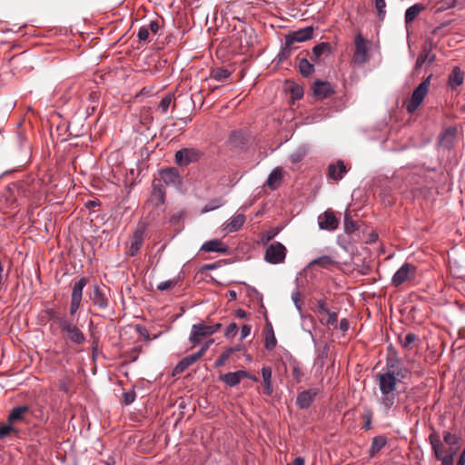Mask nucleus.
<instances>
[{
  "mask_svg": "<svg viewBox=\"0 0 465 465\" xmlns=\"http://www.w3.org/2000/svg\"><path fill=\"white\" fill-rule=\"evenodd\" d=\"M154 180L161 181L164 185H177L180 183V175L174 168H168L160 172V178Z\"/></svg>",
  "mask_w": 465,
  "mask_h": 465,
  "instance_id": "nucleus-19",
  "label": "nucleus"
},
{
  "mask_svg": "<svg viewBox=\"0 0 465 465\" xmlns=\"http://www.w3.org/2000/svg\"><path fill=\"white\" fill-rule=\"evenodd\" d=\"M136 331L147 341L151 340L147 329L142 325L136 326Z\"/></svg>",
  "mask_w": 465,
  "mask_h": 465,
  "instance_id": "nucleus-54",
  "label": "nucleus"
},
{
  "mask_svg": "<svg viewBox=\"0 0 465 465\" xmlns=\"http://www.w3.org/2000/svg\"><path fill=\"white\" fill-rule=\"evenodd\" d=\"M144 241V230L143 228L136 229L131 238L130 246L127 251L131 257L135 256L141 250Z\"/></svg>",
  "mask_w": 465,
  "mask_h": 465,
  "instance_id": "nucleus-17",
  "label": "nucleus"
},
{
  "mask_svg": "<svg viewBox=\"0 0 465 465\" xmlns=\"http://www.w3.org/2000/svg\"><path fill=\"white\" fill-rule=\"evenodd\" d=\"M318 224L322 230L334 231L339 225V220L332 211L327 210L319 215Z\"/></svg>",
  "mask_w": 465,
  "mask_h": 465,
  "instance_id": "nucleus-14",
  "label": "nucleus"
},
{
  "mask_svg": "<svg viewBox=\"0 0 465 465\" xmlns=\"http://www.w3.org/2000/svg\"><path fill=\"white\" fill-rule=\"evenodd\" d=\"M289 367L293 380L298 383L301 382L302 377L304 376L301 363L296 360H292L289 363Z\"/></svg>",
  "mask_w": 465,
  "mask_h": 465,
  "instance_id": "nucleus-32",
  "label": "nucleus"
},
{
  "mask_svg": "<svg viewBox=\"0 0 465 465\" xmlns=\"http://www.w3.org/2000/svg\"><path fill=\"white\" fill-rule=\"evenodd\" d=\"M264 391L263 393L267 396H271L273 391L272 382V369L269 366H263L261 370Z\"/></svg>",
  "mask_w": 465,
  "mask_h": 465,
  "instance_id": "nucleus-28",
  "label": "nucleus"
},
{
  "mask_svg": "<svg viewBox=\"0 0 465 465\" xmlns=\"http://www.w3.org/2000/svg\"><path fill=\"white\" fill-rule=\"evenodd\" d=\"M252 327L250 325L244 324L241 328V340L245 339L251 333Z\"/></svg>",
  "mask_w": 465,
  "mask_h": 465,
  "instance_id": "nucleus-53",
  "label": "nucleus"
},
{
  "mask_svg": "<svg viewBox=\"0 0 465 465\" xmlns=\"http://www.w3.org/2000/svg\"><path fill=\"white\" fill-rule=\"evenodd\" d=\"M317 394H318L317 389L306 390V391L300 392L297 395V399H296L297 406L301 409L309 408Z\"/></svg>",
  "mask_w": 465,
  "mask_h": 465,
  "instance_id": "nucleus-20",
  "label": "nucleus"
},
{
  "mask_svg": "<svg viewBox=\"0 0 465 465\" xmlns=\"http://www.w3.org/2000/svg\"><path fill=\"white\" fill-rule=\"evenodd\" d=\"M292 299L298 310H301L300 292L298 291L292 294Z\"/></svg>",
  "mask_w": 465,
  "mask_h": 465,
  "instance_id": "nucleus-55",
  "label": "nucleus"
},
{
  "mask_svg": "<svg viewBox=\"0 0 465 465\" xmlns=\"http://www.w3.org/2000/svg\"><path fill=\"white\" fill-rule=\"evenodd\" d=\"M246 217L244 213H235L223 224L222 231L224 234L239 231L244 224Z\"/></svg>",
  "mask_w": 465,
  "mask_h": 465,
  "instance_id": "nucleus-15",
  "label": "nucleus"
},
{
  "mask_svg": "<svg viewBox=\"0 0 465 465\" xmlns=\"http://www.w3.org/2000/svg\"><path fill=\"white\" fill-rule=\"evenodd\" d=\"M328 316L327 324L334 325L338 319V314L334 312H328L325 313Z\"/></svg>",
  "mask_w": 465,
  "mask_h": 465,
  "instance_id": "nucleus-51",
  "label": "nucleus"
},
{
  "mask_svg": "<svg viewBox=\"0 0 465 465\" xmlns=\"http://www.w3.org/2000/svg\"><path fill=\"white\" fill-rule=\"evenodd\" d=\"M304 156H305V152L302 151V150H298V151L292 153L290 155L289 159L292 163H298L303 160Z\"/></svg>",
  "mask_w": 465,
  "mask_h": 465,
  "instance_id": "nucleus-45",
  "label": "nucleus"
},
{
  "mask_svg": "<svg viewBox=\"0 0 465 465\" xmlns=\"http://www.w3.org/2000/svg\"><path fill=\"white\" fill-rule=\"evenodd\" d=\"M331 52V45L327 42H322L318 45H316L312 51V61L317 62L320 58V56L323 54H328Z\"/></svg>",
  "mask_w": 465,
  "mask_h": 465,
  "instance_id": "nucleus-31",
  "label": "nucleus"
},
{
  "mask_svg": "<svg viewBox=\"0 0 465 465\" xmlns=\"http://www.w3.org/2000/svg\"><path fill=\"white\" fill-rule=\"evenodd\" d=\"M50 318L60 326L62 331L65 333L66 338L73 343L81 345L85 341L84 332L69 319L64 316H59L54 311L49 312Z\"/></svg>",
  "mask_w": 465,
  "mask_h": 465,
  "instance_id": "nucleus-2",
  "label": "nucleus"
},
{
  "mask_svg": "<svg viewBox=\"0 0 465 465\" xmlns=\"http://www.w3.org/2000/svg\"><path fill=\"white\" fill-rule=\"evenodd\" d=\"M348 172L346 165L343 161L339 160L335 163H331L328 166V177L334 181H340L343 175Z\"/></svg>",
  "mask_w": 465,
  "mask_h": 465,
  "instance_id": "nucleus-21",
  "label": "nucleus"
},
{
  "mask_svg": "<svg viewBox=\"0 0 465 465\" xmlns=\"http://www.w3.org/2000/svg\"><path fill=\"white\" fill-rule=\"evenodd\" d=\"M213 342L214 340L213 338H210L202 344L200 350L197 352L186 356L187 360H189V364L192 365L194 362H196L200 358H202Z\"/></svg>",
  "mask_w": 465,
  "mask_h": 465,
  "instance_id": "nucleus-29",
  "label": "nucleus"
},
{
  "mask_svg": "<svg viewBox=\"0 0 465 465\" xmlns=\"http://www.w3.org/2000/svg\"><path fill=\"white\" fill-rule=\"evenodd\" d=\"M231 76V72L224 68H214L212 70L211 77L219 82H224Z\"/></svg>",
  "mask_w": 465,
  "mask_h": 465,
  "instance_id": "nucleus-36",
  "label": "nucleus"
},
{
  "mask_svg": "<svg viewBox=\"0 0 465 465\" xmlns=\"http://www.w3.org/2000/svg\"><path fill=\"white\" fill-rule=\"evenodd\" d=\"M299 71L302 76H309L314 72V64L307 58H301L298 64Z\"/></svg>",
  "mask_w": 465,
  "mask_h": 465,
  "instance_id": "nucleus-33",
  "label": "nucleus"
},
{
  "mask_svg": "<svg viewBox=\"0 0 465 465\" xmlns=\"http://www.w3.org/2000/svg\"><path fill=\"white\" fill-rule=\"evenodd\" d=\"M135 397H136V394L134 391H127V392H124V395H123V401L124 402L125 405H129L131 403H133L135 400Z\"/></svg>",
  "mask_w": 465,
  "mask_h": 465,
  "instance_id": "nucleus-48",
  "label": "nucleus"
},
{
  "mask_svg": "<svg viewBox=\"0 0 465 465\" xmlns=\"http://www.w3.org/2000/svg\"><path fill=\"white\" fill-rule=\"evenodd\" d=\"M224 202L222 199H214L209 202L203 209V213H208L223 206Z\"/></svg>",
  "mask_w": 465,
  "mask_h": 465,
  "instance_id": "nucleus-42",
  "label": "nucleus"
},
{
  "mask_svg": "<svg viewBox=\"0 0 465 465\" xmlns=\"http://www.w3.org/2000/svg\"><path fill=\"white\" fill-rule=\"evenodd\" d=\"M180 282V278L177 277V278H173V279H171V280H167V281H164V282H160L158 285H157V289L159 291H166V290H169V289H172L173 287H175Z\"/></svg>",
  "mask_w": 465,
  "mask_h": 465,
  "instance_id": "nucleus-39",
  "label": "nucleus"
},
{
  "mask_svg": "<svg viewBox=\"0 0 465 465\" xmlns=\"http://www.w3.org/2000/svg\"><path fill=\"white\" fill-rule=\"evenodd\" d=\"M417 268L411 263H403L398 271L394 273L391 279V284L394 287H399L401 284L411 282L415 279Z\"/></svg>",
  "mask_w": 465,
  "mask_h": 465,
  "instance_id": "nucleus-9",
  "label": "nucleus"
},
{
  "mask_svg": "<svg viewBox=\"0 0 465 465\" xmlns=\"http://www.w3.org/2000/svg\"><path fill=\"white\" fill-rule=\"evenodd\" d=\"M237 350L234 348H229L224 351L220 357L215 361V367H221L224 365V363L230 359L231 355L236 351Z\"/></svg>",
  "mask_w": 465,
  "mask_h": 465,
  "instance_id": "nucleus-38",
  "label": "nucleus"
},
{
  "mask_svg": "<svg viewBox=\"0 0 465 465\" xmlns=\"http://www.w3.org/2000/svg\"><path fill=\"white\" fill-rule=\"evenodd\" d=\"M426 9L423 4H415L405 11L404 21L406 25H410L414 22L418 15Z\"/></svg>",
  "mask_w": 465,
  "mask_h": 465,
  "instance_id": "nucleus-26",
  "label": "nucleus"
},
{
  "mask_svg": "<svg viewBox=\"0 0 465 465\" xmlns=\"http://www.w3.org/2000/svg\"><path fill=\"white\" fill-rule=\"evenodd\" d=\"M149 31L156 35L160 29L159 23L157 21H151L149 24Z\"/></svg>",
  "mask_w": 465,
  "mask_h": 465,
  "instance_id": "nucleus-56",
  "label": "nucleus"
},
{
  "mask_svg": "<svg viewBox=\"0 0 465 465\" xmlns=\"http://www.w3.org/2000/svg\"><path fill=\"white\" fill-rule=\"evenodd\" d=\"M201 250L208 252L226 253L228 252V247L221 240L213 239L205 242L202 245Z\"/></svg>",
  "mask_w": 465,
  "mask_h": 465,
  "instance_id": "nucleus-22",
  "label": "nucleus"
},
{
  "mask_svg": "<svg viewBox=\"0 0 465 465\" xmlns=\"http://www.w3.org/2000/svg\"><path fill=\"white\" fill-rule=\"evenodd\" d=\"M97 205H99V202L98 201H88L85 203V206L87 208H93V207L97 206Z\"/></svg>",
  "mask_w": 465,
  "mask_h": 465,
  "instance_id": "nucleus-64",
  "label": "nucleus"
},
{
  "mask_svg": "<svg viewBox=\"0 0 465 465\" xmlns=\"http://www.w3.org/2000/svg\"><path fill=\"white\" fill-rule=\"evenodd\" d=\"M339 265V262L335 256L322 255L313 259L310 263V267L319 266L322 269L331 271L334 267Z\"/></svg>",
  "mask_w": 465,
  "mask_h": 465,
  "instance_id": "nucleus-18",
  "label": "nucleus"
},
{
  "mask_svg": "<svg viewBox=\"0 0 465 465\" xmlns=\"http://www.w3.org/2000/svg\"><path fill=\"white\" fill-rule=\"evenodd\" d=\"M313 29L307 26L303 29L292 32L285 36L284 46L282 50L283 54H289L293 48V44L310 40L312 37Z\"/></svg>",
  "mask_w": 465,
  "mask_h": 465,
  "instance_id": "nucleus-7",
  "label": "nucleus"
},
{
  "mask_svg": "<svg viewBox=\"0 0 465 465\" xmlns=\"http://www.w3.org/2000/svg\"><path fill=\"white\" fill-rule=\"evenodd\" d=\"M388 439L384 435L375 436L369 449V456L371 458L376 457V455L387 445Z\"/></svg>",
  "mask_w": 465,
  "mask_h": 465,
  "instance_id": "nucleus-24",
  "label": "nucleus"
},
{
  "mask_svg": "<svg viewBox=\"0 0 465 465\" xmlns=\"http://www.w3.org/2000/svg\"><path fill=\"white\" fill-rule=\"evenodd\" d=\"M220 323L207 325L203 322L192 326L189 341L193 346L202 343L206 338L211 337L221 328Z\"/></svg>",
  "mask_w": 465,
  "mask_h": 465,
  "instance_id": "nucleus-5",
  "label": "nucleus"
},
{
  "mask_svg": "<svg viewBox=\"0 0 465 465\" xmlns=\"http://www.w3.org/2000/svg\"><path fill=\"white\" fill-rule=\"evenodd\" d=\"M314 95L326 98L333 93L331 85L328 82L316 81L312 86Z\"/></svg>",
  "mask_w": 465,
  "mask_h": 465,
  "instance_id": "nucleus-25",
  "label": "nucleus"
},
{
  "mask_svg": "<svg viewBox=\"0 0 465 465\" xmlns=\"http://www.w3.org/2000/svg\"><path fill=\"white\" fill-rule=\"evenodd\" d=\"M371 415H367L366 416V420L364 422V425H363V429L364 430H370L371 429Z\"/></svg>",
  "mask_w": 465,
  "mask_h": 465,
  "instance_id": "nucleus-61",
  "label": "nucleus"
},
{
  "mask_svg": "<svg viewBox=\"0 0 465 465\" xmlns=\"http://www.w3.org/2000/svg\"><path fill=\"white\" fill-rule=\"evenodd\" d=\"M149 33H150V31L147 26H142L137 33V37H138L139 41H141V42L146 41L149 37Z\"/></svg>",
  "mask_w": 465,
  "mask_h": 465,
  "instance_id": "nucleus-47",
  "label": "nucleus"
},
{
  "mask_svg": "<svg viewBox=\"0 0 465 465\" xmlns=\"http://www.w3.org/2000/svg\"><path fill=\"white\" fill-rule=\"evenodd\" d=\"M87 283L88 279L86 277H81L74 282L69 306L71 316H74L79 310L83 299V291Z\"/></svg>",
  "mask_w": 465,
  "mask_h": 465,
  "instance_id": "nucleus-8",
  "label": "nucleus"
},
{
  "mask_svg": "<svg viewBox=\"0 0 465 465\" xmlns=\"http://www.w3.org/2000/svg\"><path fill=\"white\" fill-rule=\"evenodd\" d=\"M377 15L380 20H383L386 15V2L385 0H372Z\"/></svg>",
  "mask_w": 465,
  "mask_h": 465,
  "instance_id": "nucleus-37",
  "label": "nucleus"
},
{
  "mask_svg": "<svg viewBox=\"0 0 465 465\" xmlns=\"http://www.w3.org/2000/svg\"><path fill=\"white\" fill-rule=\"evenodd\" d=\"M305 460L302 457H297L293 460L292 463H288L287 465H304Z\"/></svg>",
  "mask_w": 465,
  "mask_h": 465,
  "instance_id": "nucleus-59",
  "label": "nucleus"
},
{
  "mask_svg": "<svg viewBox=\"0 0 465 465\" xmlns=\"http://www.w3.org/2000/svg\"><path fill=\"white\" fill-rule=\"evenodd\" d=\"M428 57H429V54H428V52H427L426 50L422 51V52L419 54V56H418V58H417V60H416L415 68H416V69L420 68V67L423 65V64L426 62V60L428 59Z\"/></svg>",
  "mask_w": 465,
  "mask_h": 465,
  "instance_id": "nucleus-46",
  "label": "nucleus"
},
{
  "mask_svg": "<svg viewBox=\"0 0 465 465\" xmlns=\"http://www.w3.org/2000/svg\"><path fill=\"white\" fill-rule=\"evenodd\" d=\"M349 322L347 319H341L340 322V330L343 332L347 331L349 330Z\"/></svg>",
  "mask_w": 465,
  "mask_h": 465,
  "instance_id": "nucleus-57",
  "label": "nucleus"
},
{
  "mask_svg": "<svg viewBox=\"0 0 465 465\" xmlns=\"http://www.w3.org/2000/svg\"><path fill=\"white\" fill-rule=\"evenodd\" d=\"M417 337L414 333H407L404 340L402 341V346L408 348L412 342L416 341Z\"/></svg>",
  "mask_w": 465,
  "mask_h": 465,
  "instance_id": "nucleus-49",
  "label": "nucleus"
},
{
  "mask_svg": "<svg viewBox=\"0 0 465 465\" xmlns=\"http://www.w3.org/2000/svg\"><path fill=\"white\" fill-rule=\"evenodd\" d=\"M203 156V152L196 148H183L175 153V163L179 166H187L198 162Z\"/></svg>",
  "mask_w": 465,
  "mask_h": 465,
  "instance_id": "nucleus-11",
  "label": "nucleus"
},
{
  "mask_svg": "<svg viewBox=\"0 0 465 465\" xmlns=\"http://www.w3.org/2000/svg\"><path fill=\"white\" fill-rule=\"evenodd\" d=\"M458 465H465V449L462 450L460 456Z\"/></svg>",
  "mask_w": 465,
  "mask_h": 465,
  "instance_id": "nucleus-63",
  "label": "nucleus"
},
{
  "mask_svg": "<svg viewBox=\"0 0 465 465\" xmlns=\"http://www.w3.org/2000/svg\"><path fill=\"white\" fill-rule=\"evenodd\" d=\"M328 356V346L325 345L323 350L319 353V359L323 360Z\"/></svg>",
  "mask_w": 465,
  "mask_h": 465,
  "instance_id": "nucleus-62",
  "label": "nucleus"
},
{
  "mask_svg": "<svg viewBox=\"0 0 465 465\" xmlns=\"http://www.w3.org/2000/svg\"><path fill=\"white\" fill-rule=\"evenodd\" d=\"M286 252L287 250L282 243L274 242L266 248L264 259L271 264L282 263L285 260Z\"/></svg>",
  "mask_w": 465,
  "mask_h": 465,
  "instance_id": "nucleus-10",
  "label": "nucleus"
},
{
  "mask_svg": "<svg viewBox=\"0 0 465 465\" xmlns=\"http://www.w3.org/2000/svg\"><path fill=\"white\" fill-rule=\"evenodd\" d=\"M371 42L363 37L361 33H358L354 37V51L352 54V62L354 64L362 65L370 59Z\"/></svg>",
  "mask_w": 465,
  "mask_h": 465,
  "instance_id": "nucleus-6",
  "label": "nucleus"
},
{
  "mask_svg": "<svg viewBox=\"0 0 465 465\" xmlns=\"http://www.w3.org/2000/svg\"><path fill=\"white\" fill-rule=\"evenodd\" d=\"M432 75H429L423 80L412 92L410 100L405 104L406 110L409 114H413L422 104L424 98L428 94Z\"/></svg>",
  "mask_w": 465,
  "mask_h": 465,
  "instance_id": "nucleus-4",
  "label": "nucleus"
},
{
  "mask_svg": "<svg viewBox=\"0 0 465 465\" xmlns=\"http://www.w3.org/2000/svg\"><path fill=\"white\" fill-rule=\"evenodd\" d=\"M29 411V407L26 405L18 406L14 408L8 415V422L13 424L16 421L23 420L24 416Z\"/></svg>",
  "mask_w": 465,
  "mask_h": 465,
  "instance_id": "nucleus-30",
  "label": "nucleus"
},
{
  "mask_svg": "<svg viewBox=\"0 0 465 465\" xmlns=\"http://www.w3.org/2000/svg\"><path fill=\"white\" fill-rule=\"evenodd\" d=\"M282 176V170L280 168L274 169L268 176L266 181L267 185L272 189H275L277 187V183L281 181Z\"/></svg>",
  "mask_w": 465,
  "mask_h": 465,
  "instance_id": "nucleus-35",
  "label": "nucleus"
},
{
  "mask_svg": "<svg viewBox=\"0 0 465 465\" xmlns=\"http://www.w3.org/2000/svg\"><path fill=\"white\" fill-rule=\"evenodd\" d=\"M235 315L238 317V318H241V319H243V318H246L247 317V312L242 310V309H238L236 310L235 312Z\"/></svg>",
  "mask_w": 465,
  "mask_h": 465,
  "instance_id": "nucleus-60",
  "label": "nucleus"
},
{
  "mask_svg": "<svg viewBox=\"0 0 465 465\" xmlns=\"http://www.w3.org/2000/svg\"><path fill=\"white\" fill-rule=\"evenodd\" d=\"M357 229V226L353 222H345V231L347 232H352L354 230Z\"/></svg>",
  "mask_w": 465,
  "mask_h": 465,
  "instance_id": "nucleus-58",
  "label": "nucleus"
},
{
  "mask_svg": "<svg viewBox=\"0 0 465 465\" xmlns=\"http://www.w3.org/2000/svg\"><path fill=\"white\" fill-rule=\"evenodd\" d=\"M429 441L431 445L432 450L437 460L441 461L442 465H453L454 456L456 455V450L452 451H445L443 450L444 445L440 440V436L438 432L433 431L429 436Z\"/></svg>",
  "mask_w": 465,
  "mask_h": 465,
  "instance_id": "nucleus-3",
  "label": "nucleus"
},
{
  "mask_svg": "<svg viewBox=\"0 0 465 465\" xmlns=\"http://www.w3.org/2000/svg\"><path fill=\"white\" fill-rule=\"evenodd\" d=\"M165 187L161 183V181L153 180V190L148 199V203L158 207L164 204L165 202Z\"/></svg>",
  "mask_w": 465,
  "mask_h": 465,
  "instance_id": "nucleus-12",
  "label": "nucleus"
},
{
  "mask_svg": "<svg viewBox=\"0 0 465 465\" xmlns=\"http://www.w3.org/2000/svg\"><path fill=\"white\" fill-rule=\"evenodd\" d=\"M464 74L459 66H455L449 75L448 85L451 89H457L463 84Z\"/></svg>",
  "mask_w": 465,
  "mask_h": 465,
  "instance_id": "nucleus-27",
  "label": "nucleus"
},
{
  "mask_svg": "<svg viewBox=\"0 0 465 465\" xmlns=\"http://www.w3.org/2000/svg\"><path fill=\"white\" fill-rule=\"evenodd\" d=\"M93 304L101 310H105L109 306V300L99 285H94L93 292L89 296Z\"/></svg>",
  "mask_w": 465,
  "mask_h": 465,
  "instance_id": "nucleus-16",
  "label": "nucleus"
},
{
  "mask_svg": "<svg viewBox=\"0 0 465 465\" xmlns=\"http://www.w3.org/2000/svg\"><path fill=\"white\" fill-rule=\"evenodd\" d=\"M458 134V129L455 126L444 127L439 136V146L450 150L454 144V141Z\"/></svg>",
  "mask_w": 465,
  "mask_h": 465,
  "instance_id": "nucleus-13",
  "label": "nucleus"
},
{
  "mask_svg": "<svg viewBox=\"0 0 465 465\" xmlns=\"http://www.w3.org/2000/svg\"><path fill=\"white\" fill-rule=\"evenodd\" d=\"M276 343H277V341H276L273 330L271 327V330L267 333L266 338H265L264 347L267 350L271 351V350L274 349V347L276 346Z\"/></svg>",
  "mask_w": 465,
  "mask_h": 465,
  "instance_id": "nucleus-41",
  "label": "nucleus"
},
{
  "mask_svg": "<svg viewBox=\"0 0 465 465\" xmlns=\"http://www.w3.org/2000/svg\"><path fill=\"white\" fill-rule=\"evenodd\" d=\"M237 330H238V328H237L236 323H234V322L230 323L226 328L225 336H227V337L234 336L237 332Z\"/></svg>",
  "mask_w": 465,
  "mask_h": 465,
  "instance_id": "nucleus-50",
  "label": "nucleus"
},
{
  "mask_svg": "<svg viewBox=\"0 0 465 465\" xmlns=\"http://www.w3.org/2000/svg\"><path fill=\"white\" fill-rule=\"evenodd\" d=\"M172 94H167L164 97H163L158 105V110L161 111V113L165 114L168 111L172 102Z\"/></svg>",
  "mask_w": 465,
  "mask_h": 465,
  "instance_id": "nucleus-43",
  "label": "nucleus"
},
{
  "mask_svg": "<svg viewBox=\"0 0 465 465\" xmlns=\"http://www.w3.org/2000/svg\"><path fill=\"white\" fill-rule=\"evenodd\" d=\"M189 360L186 357L183 358L173 369L175 374L183 373L188 367H190Z\"/></svg>",
  "mask_w": 465,
  "mask_h": 465,
  "instance_id": "nucleus-44",
  "label": "nucleus"
},
{
  "mask_svg": "<svg viewBox=\"0 0 465 465\" xmlns=\"http://www.w3.org/2000/svg\"><path fill=\"white\" fill-rule=\"evenodd\" d=\"M443 440L446 444L449 445L448 451H452V450H456V452L458 451V443H459V437L455 434H452L450 431H444L443 432Z\"/></svg>",
  "mask_w": 465,
  "mask_h": 465,
  "instance_id": "nucleus-34",
  "label": "nucleus"
},
{
  "mask_svg": "<svg viewBox=\"0 0 465 465\" xmlns=\"http://www.w3.org/2000/svg\"><path fill=\"white\" fill-rule=\"evenodd\" d=\"M409 374L410 371L401 367V359L394 356L388 358L382 371L375 375V381L381 392L379 403L386 414L395 406L398 382L408 378Z\"/></svg>",
  "mask_w": 465,
  "mask_h": 465,
  "instance_id": "nucleus-1",
  "label": "nucleus"
},
{
  "mask_svg": "<svg viewBox=\"0 0 465 465\" xmlns=\"http://www.w3.org/2000/svg\"><path fill=\"white\" fill-rule=\"evenodd\" d=\"M243 376H247L246 371H237L233 372H227L221 376V381L230 387H234L240 383Z\"/></svg>",
  "mask_w": 465,
  "mask_h": 465,
  "instance_id": "nucleus-23",
  "label": "nucleus"
},
{
  "mask_svg": "<svg viewBox=\"0 0 465 465\" xmlns=\"http://www.w3.org/2000/svg\"><path fill=\"white\" fill-rule=\"evenodd\" d=\"M317 309L319 312L324 314L329 312L328 308L326 307V302L322 299L317 302Z\"/></svg>",
  "mask_w": 465,
  "mask_h": 465,
  "instance_id": "nucleus-52",
  "label": "nucleus"
},
{
  "mask_svg": "<svg viewBox=\"0 0 465 465\" xmlns=\"http://www.w3.org/2000/svg\"><path fill=\"white\" fill-rule=\"evenodd\" d=\"M18 430L8 422V424H0V439L8 437L11 433H17Z\"/></svg>",
  "mask_w": 465,
  "mask_h": 465,
  "instance_id": "nucleus-40",
  "label": "nucleus"
}]
</instances>
